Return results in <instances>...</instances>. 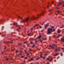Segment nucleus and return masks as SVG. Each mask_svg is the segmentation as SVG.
<instances>
[{"instance_id":"nucleus-1","label":"nucleus","mask_w":64,"mask_h":64,"mask_svg":"<svg viewBox=\"0 0 64 64\" xmlns=\"http://www.w3.org/2000/svg\"><path fill=\"white\" fill-rule=\"evenodd\" d=\"M51 28H48L47 30V34H51L52 32H54L56 30L54 29V26H51Z\"/></svg>"},{"instance_id":"nucleus-2","label":"nucleus","mask_w":64,"mask_h":64,"mask_svg":"<svg viewBox=\"0 0 64 64\" xmlns=\"http://www.w3.org/2000/svg\"><path fill=\"white\" fill-rule=\"evenodd\" d=\"M37 16L36 17H35L34 16H32V20H37L40 18V17L41 16H44V13H42L41 14H37Z\"/></svg>"},{"instance_id":"nucleus-3","label":"nucleus","mask_w":64,"mask_h":64,"mask_svg":"<svg viewBox=\"0 0 64 64\" xmlns=\"http://www.w3.org/2000/svg\"><path fill=\"white\" fill-rule=\"evenodd\" d=\"M29 18H25V20L22 21L21 22V23H25V22H26L27 23H28V21L29 20Z\"/></svg>"},{"instance_id":"nucleus-4","label":"nucleus","mask_w":64,"mask_h":64,"mask_svg":"<svg viewBox=\"0 0 64 64\" xmlns=\"http://www.w3.org/2000/svg\"><path fill=\"white\" fill-rule=\"evenodd\" d=\"M49 23H48L44 25L45 27V29H46V28H48V27L49 26Z\"/></svg>"},{"instance_id":"nucleus-5","label":"nucleus","mask_w":64,"mask_h":64,"mask_svg":"<svg viewBox=\"0 0 64 64\" xmlns=\"http://www.w3.org/2000/svg\"><path fill=\"white\" fill-rule=\"evenodd\" d=\"M39 34H40V36H39L38 37L36 38V39H39V38H41V34H40V33H39Z\"/></svg>"},{"instance_id":"nucleus-6","label":"nucleus","mask_w":64,"mask_h":64,"mask_svg":"<svg viewBox=\"0 0 64 64\" xmlns=\"http://www.w3.org/2000/svg\"><path fill=\"white\" fill-rule=\"evenodd\" d=\"M42 56V55H41V56H40V57H41V58H43L44 60L45 59V57H44V56Z\"/></svg>"},{"instance_id":"nucleus-7","label":"nucleus","mask_w":64,"mask_h":64,"mask_svg":"<svg viewBox=\"0 0 64 64\" xmlns=\"http://www.w3.org/2000/svg\"><path fill=\"white\" fill-rule=\"evenodd\" d=\"M61 41H62V42H64V39L62 38H61Z\"/></svg>"},{"instance_id":"nucleus-8","label":"nucleus","mask_w":64,"mask_h":64,"mask_svg":"<svg viewBox=\"0 0 64 64\" xmlns=\"http://www.w3.org/2000/svg\"><path fill=\"white\" fill-rule=\"evenodd\" d=\"M13 24L15 26L16 25H18V23H16V22H14V23H13Z\"/></svg>"},{"instance_id":"nucleus-9","label":"nucleus","mask_w":64,"mask_h":64,"mask_svg":"<svg viewBox=\"0 0 64 64\" xmlns=\"http://www.w3.org/2000/svg\"><path fill=\"white\" fill-rule=\"evenodd\" d=\"M18 18L22 20V18L21 17H20V16H18Z\"/></svg>"},{"instance_id":"nucleus-10","label":"nucleus","mask_w":64,"mask_h":64,"mask_svg":"<svg viewBox=\"0 0 64 64\" xmlns=\"http://www.w3.org/2000/svg\"><path fill=\"white\" fill-rule=\"evenodd\" d=\"M52 60H53V58H51V59H50V60H49L50 61H52Z\"/></svg>"},{"instance_id":"nucleus-11","label":"nucleus","mask_w":64,"mask_h":64,"mask_svg":"<svg viewBox=\"0 0 64 64\" xmlns=\"http://www.w3.org/2000/svg\"><path fill=\"white\" fill-rule=\"evenodd\" d=\"M56 12H57L58 14H59L60 13V11L59 10L58 11H56Z\"/></svg>"},{"instance_id":"nucleus-12","label":"nucleus","mask_w":64,"mask_h":64,"mask_svg":"<svg viewBox=\"0 0 64 64\" xmlns=\"http://www.w3.org/2000/svg\"><path fill=\"white\" fill-rule=\"evenodd\" d=\"M59 3V4H58L59 5H60L62 4V3L61 2H60Z\"/></svg>"},{"instance_id":"nucleus-13","label":"nucleus","mask_w":64,"mask_h":64,"mask_svg":"<svg viewBox=\"0 0 64 64\" xmlns=\"http://www.w3.org/2000/svg\"><path fill=\"white\" fill-rule=\"evenodd\" d=\"M60 30H58V33H60Z\"/></svg>"},{"instance_id":"nucleus-14","label":"nucleus","mask_w":64,"mask_h":64,"mask_svg":"<svg viewBox=\"0 0 64 64\" xmlns=\"http://www.w3.org/2000/svg\"><path fill=\"white\" fill-rule=\"evenodd\" d=\"M60 49L59 47L58 48V49L56 50H58V51H59V52H60Z\"/></svg>"},{"instance_id":"nucleus-15","label":"nucleus","mask_w":64,"mask_h":64,"mask_svg":"<svg viewBox=\"0 0 64 64\" xmlns=\"http://www.w3.org/2000/svg\"><path fill=\"white\" fill-rule=\"evenodd\" d=\"M44 56H47L48 55V54L46 53V54H45L44 55Z\"/></svg>"},{"instance_id":"nucleus-16","label":"nucleus","mask_w":64,"mask_h":64,"mask_svg":"<svg viewBox=\"0 0 64 64\" xmlns=\"http://www.w3.org/2000/svg\"><path fill=\"white\" fill-rule=\"evenodd\" d=\"M32 58L31 59H29V61L30 62V61H32Z\"/></svg>"},{"instance_id":"nucleus-17","label":"nucleus","mask_w":64,"mask_h":64,"mask_svg":"<svg viewBox=\"0 0 64 64\" xmlns=\"http://www.w3.org/2000/svg\"><path fill=\"white\" fill-rule=\"evenodd\" d=\"M20 27H18V29L17 30V31H18L19 32V31H18V30H20Z\"/></svg>"},{"instance_id":"nucleus-18","label":"nucleus","mask_w":64,"mask_h":64,"mask_svg":"<svg viewBox=\"0 0 64 64\" xmlns=\"http://www.w3.org/2000/svg\"><path fill=\"white\" fill-rule=\"evenodd\" d=\"M32 44H33V46H32V48L34 47L35 46V44H33V43H32Z\"/></svg>"},{"instance_id":"nucleus-19","label":"nucleus","mask_w":64,"mask_h":64,"mask_svg":"<svg viewBox=\"0 0 64 64\" xmlns=\"http://www.w3.org/2000/svg\"><path fill=\"white\" fill-rule=\"evenodd\" d=\"M39 41H40V42H41V43H42V40H41V39H40V40H39Z\"/></svg>"},{"instance_id":"nucleus-20","label":"nucleus","mask_w":64,"mask_h":64,"mask_svg":"<svg viewBox=\"0 0 64 64\" xmlns=\"http://www.w3.org/2000/svg\"><path fill=\"white\" fill-rule=\"evenodd\" d=\"M58 54H55L54 55V56H57Z\"/></svg>"},{"instance_id":"nucleus-21","label":"nucleus","mask_w":64,"mask_h":64,"mask_svg":"<svg viewBox=\"0 0 64 64\" xmlns=\"http://www.w3.org/2000/svg\"><path fill=\"white\" fill-rule=\"evenodd\" d=\"M35 26H38L39 24H36L35 25Z\"/></svg>"},{"instance_id":"nucleus-22","label":"nucleus","mask_w":64,"mask_h":64,"mask_svg":"<svg viewBox=\"0 0 64 64\" xmlns=\"http://www.w3.org/2000/svg\"><path fill=\"white\" fill-rule=\"evenodd\" d=\"M47 40V39L46 38H44V40Z\"/></svg>"},{"instance_id":"nucleus-23","label":"nucleus","mask_w":64,"mask_h":64,"mask_svg":"<svg viewBox=\"0 0 64 64\" xmlns=\"http://www.w3.org/2000/svg\"><path fill=\"white\" fill-rule=\"evenodd\" d=\"M60 54H61V56H62V53L61 52Z\"/></svg>"},{"instance_id":"nucleus-24","label":"nucleus","mask_w":64,"mask_h":64,"mask_svg":"<svg viewBox=\"0 0 64 64\" xmlns=\"http://www.w3.org/2000/svg\"><path fill=\"white\" fill-rule=\"evenodd\" d=\"M52 49H53V48H54V47H53V46H52Z\"/></svg>"},{"instance_id":"nucleus-25","label":"nucleus","mask_w":64,"mask_h":64,"mask_svg":"<svg viewBox=\"0 0 64 64\" xmlns=\"http://www.w3.org/2000/svg\"><path fill=\"white\" fill-rule=\"evenodd\" d=\"M58 36H57V38H59L60 37V35L59 34L58 35Z\"/></svg>"},{"instance_id":"nucleus-26","label":"nucleus","mask_w":64,"mask_h":64,"mask_svg":"<svg viewBox=\"0 0 64 64\" xmlns=\"http://www.w3.org/2000/svg\"><path fill=\"white\" fill-rule=\"evenodd\" d=\"M36 60H38V59H38V58H36Z\"/></svg>"},{"instance_id":"nucleus-27","label":"nucleus","mask_w":64,"mask_h":64,"mask_svg":"<svg viewBox=\"0 0 64 64\" xmlns=\"http://www.w3.org/2000/svg\"><path fill=\"white\" fill-rule=\"evenodd\" d=\"M46 60H49V58H47V59H46Z\"/></svg>"},{"instance_id":"nucleus-28","label":"nucleus","mask_w":64,"mask_h":64,"mask_svg":"<svg viewBox=\"0 0 64 64\" xmlns=\"http://www.w3.org/2000/svg\"><path fill=\"white\" fill-rule=\"evenodd\" d=\"M52 11V10H48V12H51Z\"/></svg>"},{"instance_id":"nucleus-29","label":"nucleus","mask_w":64,"mask_h":64,"mask_svg":"<svg viewBox=\"0 0 64 64\" xmlns=\"http://www.w3.org/2000/svg\"><path fill=\"white\" fill-rule=\"evenodd\" d=\"M53 36H54L53 37V38H55V37L56 36L55 35H53Z\"/></svg>"},{"instance_id":"nucleus-30","label":"nucleus","mask_w":64,"mask_h":64,"mask_svg":"<svg viewBox=\"0 0 64 64\" xmlns=\"http://www.w3.org/2000/svg\"><path fill=\"white\" fill-rule=\"evenodd\" d=\"M32 28H31V29H30V31H31L32 32Z\"/></svg>"},{"instance_id":"nucleus-31","label":"nucleus","mask_w":64,"mask_h":64,"mask_svg":"<svg viewBox=\"0 0 64 64\" xmlns=\"http://www.w3.org/2000/svg\"><path fill=\"white\" fill-rule=\"evenodd\" d=\"M52 46H56V45L55 44H53V45Z\"/></svg>"},{"instance_id":"nucleus-32","label":"nucleus","mask_w":64,"mask_h":64,"mask_svg":"<svg viewBox=\"0 0 64 64\" xmlns=\"http://www.w3.org/2000/svg\"><path fill=\"white\" fill-rule=\"evenodd\" d=\"M64 7V4L62 5V7Z\"/></svg>"},{"instance_id":"nucleus-33","label":"nucleus","mask_w":64,"mask_h":64,"mask_svg":"<svg viewBox=\"0 0 64 64\" xmlns=\"http://www.w3.org/2000/svg\"><path fill=\"white\" fill-rule=\"evenodd\" d=\"M18 52V50H16V53H17V52Z\"/></svg>"},{"instance_id":"nucleus-34","label":"nucleus","mask_w":64,"mask_h":64,"mask_svg":"<svg viewBox=\"0 0 64 64\" xmlns=\"http://www.w3.org/2000/svg\"><path fill=\"white\" fill-rule=\"evenodd\" d=\"M18 54H20V55H21L22 54H20V53H19Z\"/></svg>"},{"instance_id":"nucleus-35","label":"nucleus","mask_w":64,"mask_h":64,"mask_svg":"<svg viewBox=\"0 0 64 64\" xmlns=\"http://www.w3.org/2000/svg\"><path fill=\"white\" fill-rule=\"evenodd\" d=\"M37 58H38V59L40 58H38V57H37Z\"/></svg>"},{"instance_id":"nucleus-36","label":"nucleus","mask_w":64,"mask_h":64,"mask_svg":"<svg viewBox=\"0 0 64 64\" xmlns=\"http://www.w3.org/2000/svg\"><path fill=\"white\" fill-rule=\"evenodd\" d=\"M36 44H37V42L36 41Z\"/></svg>"},{"instance_id":"nucleus-37","label":"nucleus","mask_w":64,"mask_h":64,"mask_svg":"<svg viewBox=\"0 0 64 64\" xmlns=\"http://www.w3.org/2000/svg\"><path fill=\"white\" fill-rule=\"evenodd\" d=\"M61 49H62V50H63V49H64V48H61Z\"/></svg>"},{"instance_id":"nucleus-38","label":"nucleus","mask_w":64,"mask_h":64,"mask_svg":"<svg viewBox=\"0 0 64 64\" xmlns=\"http://www.w3.org/2000/svg\"><path fill=\"white\" fill-rule=\"evenodd\" d=\"M40 28H42V27L41 26H40Z\"/></svg>"},{"instance_id":"nucleus-39","label":"nucleus","mask_w":64,"mask_h":64,"mask_svg":"<svg viewBox=\"0 0 64 64\" xmlns=\"http://www.w3.org/2000/svg\"><path fill=\"white\" fill-rule=\"evenodd\" d=\"M30 44H32V42H30Z\"/></svg>"},{"instance_id":"nucleus-40","label":"nucleus","mask_w":64,"mask_h":64,"mask_svg":"<svg viewBox=\"0 0 64 64\" xmlns=\"http://www.w3.org/2000/svg\"><path fill=\"white\" fill-rule=\"evenodd\" d=\"M21 58H24V57L23 56H21Z\"/></svg>"},{"instance_id":"nucleus-41","label":"nucleus","mask_w":64,"mask_h":64,"mask_svg":"<svg viewBox=\"0 0 64 64\" xmlns=\"http://www.w3.org/2000/svg\"><path fill=\"white\" fill-rule=\"evenodd\" d=\"M27 54V55L28 56L29 55V54Z\"/></svg>"},{"instance_id":"nucleus-42","label":"nucleus","mask_w":64,"mask_h":64,"mask_svg":"<svg viewBox=\"0 0 64 64\" xmlns=\"http://www.w3.org/2000/svg\"><path fill=\"white\" fill-rule=\"evenodd\" d=\"M8 60V58H6V61Z\"/></svg>"},{"instance_id":"nucleus-43","label":"nucleus","mask_w":64,"mask_h":64,"mask_svg":"<svg viewBox=\"0 0 64 64\" xmlns=\"http://www.w3.org/2000/svg\"><path fill=\"white\" fill-rule=\"evenodd\" d=\"M26 52V50H25V51H24L25 52Z\"/></svg>"},{"instance_id":"nucleus-44","label":"nucleus","mask_w":64,"mask_h":64,"mask_svg":"<svg viewBox=\"0 0 64 64\" xmlns=\"http://www.w3.org/2000/svg\"><path fill=\"white\" fill-rule=\"evenodd\" d=\"M44 38H42V40H44Z\"/></svg>"},{"instance_id":"nucleus-45","label":"nucleus","mask_w":64,"mask_h":64,"mask_svg":"<svg viewBox=\"0 0 64 64\" xmlns=\"http://www.w3.org/2000/svg\"><path fill=\"white\" fill-rule=\"evenodd\" d=\"M43 12L44 13H46V12H45V11H44Z\"/></svg>"},{"instance_id":"nucleus-46","label":"nucleus","mask_w":64,"mask_h":64,"mask_svg":"<svg viewBox=\"0 0 64 64\" xmlns=\"http://www.w3.org/2000/svg\"><path fill=\"white\" fill-rule=\"evenodd\" d=\"M28 36H30V34H28Z\"/></svg>"},{"instance_id":"nucleus-47","label":"nucleus","mask_w":64,"mask_h":64,"mask_svg":"<svg viewBox=\"0 0 64 64\" xmlns=\"http://www.w3.org/2000/svg\"><path fill=\"white\" fill-rule=\"evenodd\" d=\"M20 53H22V52H21V51H20Z\"/></svg>"},{"instance_id":"nucleus-48","label":"nucleus","mask_w":64,"mask_h":64,"mask_svg":"<svg viewBox=\"0 0 64 64\" xmlns=\"http://www.w3.org/2000/svg\"><path fill=\"white\" fill-rule=\"evenodd\" d=\"M18 26H19V25H16V27H17Z\"/></svg>"},{"instance_id":"nucleus-49","label":"nucleus","mask_w":64,"mask_h":64,"mask_svg":"<svg viewBox=\"0 0 64 64\" xmlns=\"http://www.w3.org/2000/svg\"><path fill=\"white\" fill-rule=\"evenodd\" d=\"M30 51H32V50L31 49H30Z\"/></svg>"},{"instance_id":"nucleus-50","label":"nucleus","mask_w":64,"mask_h":64,"mask_svg":"<svg viewBox=\"0 0 64 64\" xmlns=\"http://www.w3.org/2000/svg\"><path fill=\"white\" fill-rule=\"evenodd\" d=\"M21 44H22L21 43H20V44H19V45H20Z\"/></svg>"},{"instance_id":"nucleus-51","label":"nucleus","mask_w":64,"mask_h":64,"mask_svg":"<svg viewBox=\"0 0 64 64\" xmlns=\"http://www.w3.org/2000/svg\"><path fill=\"white\" fill-rule=\"evenodd\" d=\"M26 43V42H24V44H25Z\"/></svg>"},{"instance_id":"nucleus-52","label":"nucleus","mask_w":64,"mask_h":64,"mask_svg":"<svg viewBox=\"0 0 64 64\" xmlns=\"http://www.w3.org/2000/svg\"><path fill=\"white\" fill-rule=\"evenodd\" d=\"M57 51H58V50H55V52H57Z\"/></svg>"},{"instance_id":"nucleus-53","label":"nucleus","mask_w":64,"mask_h":64,"mask_svg":"<svg viewBox=\"0 0 64 64\" xmlns=\"http://www.w3.org/2000/svg\"><path fill=\"white\" fill-rule=\"evenodd\" d=\"M11 51L12 52H13V50H11Z\"/></svg>"},{"instance_id":"nucleus-54","label":"nucleus","mask_w":64,"mask_h":64,"mask_svg":"<svg viewBox=\"0 0 64 64\" xmlns=\"http://www.w3.org/2000/svg\"><path fill=\"white\" fill-rule=\"evenodd\" d=\"M6 47H5V48H4V49H6Z\"/></svg>"},{"instance_id":"nucleus-55","label":"nucleus","mask_w":64,"mask_h":64,"mask_svg":"<svg viewBox=\"0 0 64 64\" xmlns=\"http://www.w3.org/2000/svg\"><path fill=\"white\" fill-rule=\"evenodd\" d=\"M50 39H51V38H49V40H50Z\"/></svg>"},{"instance_id":"nucleus-56","label":"nucleus","mask_w":64,"mask_h":64,"mask_svg":"<svg viewBox=\"0 0 64 64\" xmlns=\"http://www.w3.org/2000/svg\"><path fill=\"white\" fill-rule=\"evenodd\" d=\"M56 9L57 10L58 9V7H56Z\"/></svg>"},{"instance_id":"nucleus-57","label":"nucleus","mask_w":64,"mask_h":64,"mask_svg":"<svg viewBox=\"0 0 64 64\" xmlns=\"http://www.w3.org/2000/svg\"><path fill=\"white\" fill-rule=\"evenodd\" d=\"M50 46V47H51V46H51V45H50V46Z\"/></svg>"},{"instance_id":"nucleus-58","label":"nucleus","mask_w":64,"mask_h":64,"mask_svg":"<svg viewBox=\"0 0 64 64\" xmlns=\"http://www.w3.org/2000/svg\"><path fill=\"white\" fill-rule=\"evenodd\" d=\"M47 64H49V62H47Z\"/></svg>"},{"instance_id":"nucleus-59","label":"nucleus","mask_w":64,"mask_h":64,"mask_svg":"<svg viewBox=\"0 0 64 64\" xmlns=\"http://www.w3.org/2000/svg\"><path fill=\"white\" fill-rule=\"evenodd\" d=\"M41 32H43V30H41Z\"/></svg>"},{"instance_id":"nucleus-60","label":"nucleus","mask_w":64,"mask_h":64,"mask_svg":"<svg viewBox=\"0 0 64 64\" xmlns=\"http://www.w3.org/2000/svg\"><path fill=\"white\" fill-rule=\"evenodd\" d=\"M25 59H27V58L26 57H25Z\"/></svg>"},{"instance_id":"nucleus-61","label":"nucleus","mask_w":64,"mask_h":64,"mask_svg":"<svg viewBox=\"0 0 64 64\" xmlns=\"http://www.w3.org/2000/svg\"><path fill=\"white\" fill-rule=\"evenodd\" d=\"M54 62H56V60H54Z\"/></svg>"},{"instance_id":"nucleus-62","label":"nucleus","mask_w":64,"mask_h":64,"mask_svg":"<svg viewBox=\"0 0 64 64\" xmlns=\"http://www.w3.org/2000/svg\"><path fill=\"white\" fill-rule=\"evenodd\" d=\"M23 46H25V45H23Z\"/></svg>"},{"instance_id":"nucleus-63","label":"nucleus","mask_w":64,"mask_h":64,"mask_svg":"<svg viewBox=\"0 0 64 64\" xmlns=\"http://www.w3.org/2000/svg\"><path fill=\"white\" fill-rule=\"evenodd\" d=\"M8 42V43H10V42Z\"/></svg>"},{"instance_id":"nucleus-64","label":"nucleus","mask_w":64,"mask_h":64,"mask_svg":"<svg viewBox=\"0 0 64 64\" xmlns=\"http://www.w3.org/2000/svg\"><path fill=\"white\" fill-rule=\"evenodd\" d=\"M63 38H64V36H63Z\"/></svg>"}]
</instances>
